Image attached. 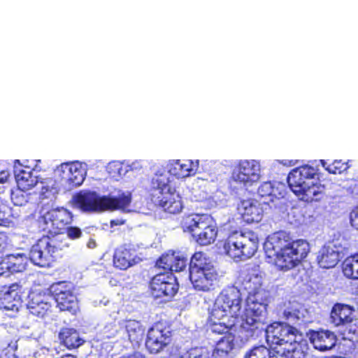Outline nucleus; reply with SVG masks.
Masks as SVG:
<instances>
[{
  "instance_id": "1",
  "label": "nucleus",
  "mask_w": 358,
  "mask_h": 358,
  "mask_svg": "<svg viewBox=\"0 0 358 358\" xmlns=\"http://www.w3.org/2000/svg\"><path fill=\"white\" fill-rule=\"evenodd\" d=\"M266 341L272 345L276 354L282 358H304L308 343L303 334L286 322H275L267 325Z\"/></svg>"
},
{
  "instance_id": "2",
  "label": "nucleus",
  "mask_w": 358,
  "mask_h": 358,
  "mask_svg": "<svg viewBox=\"0 0 358 358\" xmlns=\"http://www.w3.org/2000/svg\"><path fill=\"white\" fill-rule=\"evenodd\" d=\"M317 170L313 166L303 165L292 169L287 182L294 194L301 201H319L324 194L325 185L315 180Z\"/></svg>"
},
{
  "instance_id": "3",
  "label": "nucleus",
  "mask_w": 358,
  "mask_h": 358,
  "mask_svg": "<svg viewBox=\"0 0 358 358\" xmlns=\"http://www.w3.org/2000/svg\"><path fill=\"white\" fill-rule=\"evenodd\" d=\"M169 170L161 169L157 171L150 182V196L152 202L165 211L175 214L182 209L179 195L170 185Z\"/></svg>"
},
{
  "instance_id": "4",
  "label": "nucleus",
  "mask_w": 358,
  "mask_h": 358,
  "mask_svg": "<svg viewBox=\"0 0 358 358\" xmlns=\"http://www.w3.org/2000/svg\"><path fill=\"white\" fill-rule=\"evenodd\" d=\"M268 292L259 296H248L245 319L241 324L243 333L248 338L258 337L265 329L268 322Z\"/></svg>"
},
{
  "instance_id": "5",
  "label": "nucleus",
  "mask_w": 358,
  "mask_h": 358,
  "mask_svg": "<svg viewBox=\"0 0 358 358\" xmlns=\"http://www.w3.org/2000/svg\"><path fill=\"white\" fill-rule=\"evenodd\" d=\"M76 206L83 211L120 210L130 212L131 194H122L117 197L99 196L95 192H81L74 197Z\"/></svg>"
},
{
  "instance_id": "6",
  "label": "nucleus",
  "mask_w": 358,
  "mask_h": 358,
  "mask_svg": "<svg viewBox=\"0 0 358 358\" xmlns=\"http://www.w3.org/2000/svg\"><path fill=\"white\" fill-rule=\"evenodd\" d=\"M189 279L198 291L209 292L214 289L218 274L212 262L202 252H196L189 263Z\"/></svg>"
},
{
  "instance_id": "7",
  "label": "nucleus",
  "mask_w": 358,
  "mask_h": 358,
  "mask_svg": "<svg viewBox=\"0 0 358 358\" xmlns=\"http://www.w3.org/2000/svg\"><path fill=\"white\" fill-rule=\"evenodd\" d=\"M242 308L241 294L236 287L231 286L224 289L216 298L210 309L211 318L224 319L236 317Z\"/></svg>"
},
{
  "instance_id": "8",
  "label": "nucleus",
  "mask_w": 358,
  "mask_h": 358,
  "mask_svg": "<svg viewBox=\"0 0 358 358\" xmlns=\"http://www.w3.org/2000/svg\"><path fill=\"white\" fill-rule=\"evenodd\" d=\"M182 226L185 231L192 234L201 245H208L215 241L217 230L213 219L208 215H190L183 219Z\"/></svg>"
},
{
  "instance_id": "9",
  "label": "nucleus",
  "mask_w": 358,
  "mask_h": 358,
  "mask_svg": "<svg viewBox=\"0 0 358 358\" xmlns=\"http://www.w3.org/2000/svg\"><path fill=\"white\" fill-rule=\"evenodd\" d=\"M224 248L226 253L236 261L252 257L258 248V238L252 233L235 232L229 236Z\"/></svg>"
},
{
  "instance_id": "10",
  "label": "nucleus",
  "mask_w": 358,
  "mask_h": 358,
  "mask_svg": "<svg viewBox=\"0 0 358 358\" xmlns=\"http://www.w3.org/2000/svg\"><path fill=\"white\" fill-rule=\"evenodd\" d=\"M65 246L57 238L43 237L31 247L29 259L40 267L49 266Z\"/></svg>"
},
{
  "instance_id": "11",
  "label": "nucleus",
  "mask_w": 358,
  "mask_h": 358,
  "mask_svg": "<svg viewBox=\"0 0 358 358\" xmlns=\"http://www.w3.org/2000/svg\"><path fill=\"white\" fill-rule=\"evenodd\" d=\"M309 252V244L307 241L300 239L292 242L289 248L273 257V261L281 270H289L296 266Z\"/></svg>"
},
{
  "instance_id": "12",
  "label": "nucleus",
  "mask_w": 358,
  "mask_h": 358,
  "mask_svg": "<svg viewBox=\"0 0 358 358\" xmlns=\"http://www.w3.org/2000/svg\"><path fill=\"white\" fill-rule=\"evenodd\" d=\"M71 213L64 208L50 210L38 219L43 230L51 234H59L66 225L71 222Z\"/></svg>"
},
{
  "instance_id": "13",
  "label": "nucleus",
  "mask_w": 358,
  "mask_h": 358,
  "mask_svg": "<svg viewBox=\"0 0 358 358\" xmlns=\"http://www.w3.org/2000/svg\"><path fill=\"white\" fill-rule=\"evenodd\" d=\"M58 308L62 311H69L76 315L78 310L76 296L73 294L72 286L64 282L54 284L50 287Z\"/></svg>"
},
{
  "instance_id": "14",
  "label": "nucleus",
  "mask_w": 358,
  "mask_h": 358,
  "mask_svg": "<svg viewBox=\"0 0 358 358\" xmlns=\"http://www.w3.org/2000/svg\"><path fill=\"white\" fill-rule=\"evenodd\" d=\"M150 287L154 298L170 299L178 292V285L172 273H159L152 278Z\"/></svg>"
},
{
  "instance_id": "15",
  "label": "nucleus",
  "mask_w": 358,
  "mask_h": 358,
  "mask_svg": "<svg viewBox=\"0 0 358 358\" xmlns=\"http://www.w3.org/2000/svg\"><path fill=\"white\" fill-rule=\"evenodd\" d=\"M260 165L255 159L241 160L234 170L232 179L244 186L252 185L259 179Z\"/></svg>"
},
{
  "instance_id": "16",
  "label": "nucleus",
  "mask_w": 358,
  "mask_h": 358,
  "mask_svg": "<svg viewBox=\"0 0 358 358\" xmlns=\"http://www.w3.org/2000/svg\"><path fill=\"white\" fill-rule=\"evenodd\" d=\"M292 243L285 231H278L269 236L264 244L266 257L273 261V257L280 254L285 248H289Z\"/></svg>"
},
{
  "instance_id": "17",
  "label": "nucleus",
  "mask_w": 358,
  "mask_h": 358,
  "mask_svg": "<svg viewBox=\"0 0 358 358\" xmlns=\"http://www.w3.org/2000/svg\"><path fill=\"white\" fill-rule=\"evenodd\" d=\"M170 336L169 330L163 329L161 325L157 324L148 332L146 347L151 353H157L169 343Z\"/></svg>"
},
{
  "instance_id": "18",
  "label": "nucleus",
  "mask_w": 358,
  "mask_h": 358,
  "mask_svg": "<svg viewBox=\"0 0 358 358\" xmlns=\"http://www.w3.org/2000/svg\"><path fill=\"white\" fill-rule=\"evenodd\" d=\"M20 288L19 285L13 284L6 291L0 292V309L10 312L8 314L10 317H13L21 306Z\"/></svg>"
},
{
  "instance_id": "19",
  "label": "nucleus",
  "mask_w": 358,
  "mask_h": 358,
  "mask_svg": "<svg viewBox=\"0 0 358 358\" xmlns=\"http://www.w3.org/2000/svg\"><path fill=\"white\" fill-rule=\"evenodd\" d=\"M280 312L283 318L292 323L307 322L309 319L308 310L296 301L285 302Z\"/></svg>"
},
{
  "instance_id": "20",
  "label": "nucleus",
  "mask_w": 358,
  "mask_h": 358,
  "mask_svg": "<svg viewBox=\"0 0 358 358\" xmlns=\"http://www.w3.org/2000/svg\"><path fill=\"white\" fill-rule=\"evenodd\" d=\"M29 298L27 308L30 313L38 317H43L51 307V296L45 292H33Z\"/></svg>"
},
{
  "instance_id": "21",
  "label": "nucleus",
  "mask_w": 358,
  "mask_h": 358,
  "mask_svg": "<svg viewBox=\"0 0 358 358\" xmlns=\"http://www.w3.org/2000/svg\"><path fill=\"white\" fill-rule=\"evenodd\" d=\"M199 168L198 159L182 158L173 160L169 164V173L178 178H186L196 173Z\"/></svg>"
},
{
  "instance_id": "22",
  "label": "nucleus",
  "mask_w": 358,
  "mask_h": 358,
  "mask_svg": "<svg viewBox=\"0 0 358 358\" xmlns=\"http://www.w3.org/2000/svg\"><path fill=\"white\" fill-rule=\"evenodd\" d=\"M309 339L314 348L320 351H327L334 348L336 343L334 333L329 330L311 331Z\"/></svg>"
},
{
  "instance_id": "23",
  "label": "nucleus",
  "mask_w": 358,
  "mask_h": 358,
  "mask_svg": "<svg viewBox=\"0 0 358 358\" xmlns=\"http://www.w3.org/2000/svg\"><path fill=\"white\" fill-rule=\"evenodd\" d=\"M352 313L353 309L350 306L343 303H336L331 311V322L335 326H346L348 329L350 327H354V324H351L353 322Z\"/></svg>"
},
{
  "instance_id": "24",
  "label": "nucleus",
  "mask_w": 358,
  "mask_h": 358,
  "mask_svg": "<svg viewBox=\"0 0 358 358\" xmlns=\"http://www.w3.org/2000/svg\"><path fill=\"white\" fill-rule=\"evenodd\" d=\"M283 185L271 182H265L258 188V195L263 199L262 202L269 205L271 203H278L284 196Z\"/></svg>"
},
{
  "instance_id": "25",
  "label": "nucleus",
  "mask_w": 358,
  "mask_h": 358,
  "mask_svg": "<svg viewBox=\"0 0 358 358\" xmlns=\"http://www.w3.org/2000/svg\"><path fill=\"white\" fill-rule=\"evenodd\" d=\"M238 210L243 219L248 223L258 222L262 220V210L257 201H242L238 205Z\"/></svg>"
},
{
  "instance_id": "26",
  "label": "nucleus",
  "mask_w": 358,
  "mask_h": 358,
  "mask_svg": "<svg viewBox=\"0 0 358 358\" xmlns=\"http://www.w3.org/2000/svg\"><path fill=\"white\" fill-rule=\"evenodd\" d=\"M139 259V258H137L134 250L120 247L115 250L113 263L115 267L125 270L136 264Z\"/></svg>"
},
{
  "instance_id": "27",
  "label": "nucleus",
  "mask_w": 358,
  "mask_h": 358,
  "mask_svg": "<svg viewBox=\"0 0 358 358\" xmlns=\"http://www.w3.org/2000/svg\"><path fill=\"white\" fill-rule=\"evenodd\" d=\"M340 254L334 245L324 246L317 256L318 264L324 268L334 267L339 261Z\"/></svg>"
},
{
  "instance_id": "28",
  "label": "nucleus",
  "mask_w": 358,
  "mask_h": 358,
  "mask_svg": "<svg viewBox=\"0 0 358 358\" xmlns=\"http://www.w3.org/2000/svg\"><path fill=\"white\" fill-rule=\"evenodd\" d=\"M15 180L19 188L29 190L38 184V177L33 176L30 171L19 169L15 166Z\"/></svg>"
},
{
  "instance_id": "29",
  "label": "nucleus",
  "mask_w": 358,
  "mask_h": 358,
  "mask_svg": "<svg viewBox=\"0 0 358 358\" xmlns=\"http://www.w3.org/2000/svg\"><path fill=\"white\" fill-rule=\"evenodd\" d=\"M59 338L60 342L69 349L78 348L84 343L77 331L72 328L62 329Z\"/></svg>"
},
{
  "instance_id": "30",
  "label": "nucleus",
  "mask_w": 358,
  "mask_h": 358,
  "mask_svg": "<svg viewBox=\"0 0 358 358\" xmlns=\"http://www.w3.org/2000/svg\"><path fill=\"white\" fill-rule=\"evenodd\" d=\"M242 285L248 293V296H259L262 292H268L262 287V278L257 274L247 275L242 281Z\"/></svg>"
},
{
  "instance_id": "31",
  "label": "nucleus",
  "mask_w": 358,
  "mask_h": 358,
  "mask_svg": "<svg viewBox=\"0 0 358 358\" xmlns=\"http://www.w3.org/2000/svg\"><path fill=\"white\" fill-rule=\"evenodd\" d=\"M41 189L40 195L42 199H55L58 194V185L55 180L51 178H45L38 182Z\"/></svg>"
},
{
  "instance_id": "32",
  "label": "nucleus",
  "mask_w": 358,
  "mask_h": 358,
  "mask_svg": "<svg viewBox=\"0 0 358 358\" xmlns=\"http://www.w3.org/2000/svg\"><path fill=\"white\" fill-rule=\"evenodd\" d=\"M349 160L336 159L334 158H327V159H320V163L331 173H341L345 171L348 168Z\"/></svg>"
},
{
  "instance_id": "33",
  "label": "nucleus",
  "mask_w": 358,
  "mask_h": 358,
  "mask_svg": "<svg viewBox=\"0 0 358 358\" xmlns=\"http://www.w3.org/2000/svg\"><path fill=\"white\" fill-rule=\"evenodd\" d=\"M87 165L85 163L75 161L70 162V180L76 185H80L87 173Z\"/></svg>"
},
{
  "instance_id": "34",
  "label": "nucleus",
  "mask_w": 358,
  "mask_h": 358,
  "mask_svg": "<svg viewBox=\"0 0 358 358\" xmlns=\"http://www.w3.org/2000/svg\"><path fill=\"white\" fill-rule=\"evenodd\" d=\"M343 272L348 278L358 279V254L343 262Z\"/></svg>"
},
{
  "instance_id": "35",
  "label": "nucleus",
  "mask_w": 358,
  "mask_h": 358,
  "mask_svg": "<svg viewBox=\"0 0 358 358\" xmlns=\"http://www.w3.org/2000/svg\"><path fill=\"white\" fill-rule=\"evenodd\" d=\"M17 341L5 340L0 341V358H18L15 352Z\"/></svg>"
},
{
  "instance_id": "36",
  "label": "nucleus",
  "mask_w": 358,
  "mask_h": 358,
  "mask_svg": "<svg viewBox=\"0 0 358 358\" xmlns=\"http://www.w3.org/2000/svg\"><path fill=\"white\" fill-rule=\"evenodd\" d=\"M275 349L270 350L264 345L255 347L245 356V358H278Z\"/></svg>"
},
{
  "instance_id": "37",
  "label": "nucleus",
  "mask_w": 358,
  "mask_h": 358,
  "mask_svg": "<svg viewBox=\"0 0 358 358\" xmlns=\"http://www.w3.org/2000/svg\"><path fill=\"white\" fill-rule=\"evenodd\" d=\"M130 341H137L143 335V329L140 323L136 320H129L125 326Z\"/></svg>"
},
{
  "instance_id": "38",
  "label": "nucleus",
  "mask_w": 358,
  "mask_h": 358,
  "mask_svg": "<svg viewBox=\"0 0 358 358\" xmlns=\"http://www.w3.org/2000/svg\"><path fill=\"white\" fill-rule=\"evenodd\" d=\"M209 317L211 322V330L213 332L216 334L227 333L234 325V321L230 322L229 320L228 323H226L224 321L226 318L213 320L210 314Z\"/></svg>"
},
{
  "instance_id": "39",
  "label": "nucleus",
  "mask_w": 358,
  "mask_h": 358,
  "mask_svg": "<svg viewBox=\"0 0 358 358\" xmlns=\"http://www.w3.org/2000/svg\"><path fill=\"white\" fill-rule=\"evenodd\" d=\"M10 273L22 272L26 268L25 259L23 256H7Z\"/></svg>"
},
{
  "instance_id": "40",
  "label": "nucleus",
  "mask_w": 358,
  "mask_h": 358,
  "mask_svg": "<svg viewBox=\"0 0 358 358\" xmlns=\"http://www.w3.org/2000/svg\"><path fill=\"white\" fill-rule=\"evenodd\" d=\"M27 190L17 188L10 191V199L15 206H24L28 203L31 199V194L27 193Z\"/></svg>"
},
{
  "instance_id": "41",
  "label": "nucleus",
  "mask_w": 358,
  "mask_h": 358,
  "mask_svg": "<svg viewBox=\"0 0 358 358\" xmlns=\"http://www.w3.org/2000/svg\"><path fill=\"white\" fill-rule=\"evenodd\" d=\"M177 259V252L168 253L162 255L156 262V266L164 270L173 271L174 263Z\"/></svg>"
},
{
  "instance_id": "42",
  "label": "nucleus",
  "mask_w": 358,
  "mask_h": 358,
  "mask_svg": "<svg viewBox=\"0 0 358 358\" xmlns=\"http://www.w3.org/2000/svg\"><path fill=\"white\" fill-rule=\"evenodd\" d=\"M234 345V336L229 334L218 341L214 350H218L220 352H224L227 354H231V351L233 349Z\"/></svg>"
},
{
  "instance_id": "43",
  "label": "nucleus",
  "mask_w": 358,
  "mask_h": 358,
  "mask_svg": "<svg viewBox=\"0 0 358 358\" xmlns=\"http://www.w3.org/2000/svg\"><path fill=\"white\" fill-rule=\"evenodd\" d=\"M108 172L113 176L124 175L128 171V166L120 160H113L106 166Z\"/></svg>"
},
{
  "instance_id": "44",
  "label": "nucleus",
  "mask_w": 358,
  "mask_h": 358,
  "mask_svg": "<svg viewBox=\"0 0 358 358\" xmlns=\"http://www.w3.org/2000/svg\"><path fill=\"white\" fill-rule=\"evenodd\" d=\"M181 358H210V352L204 348H194L186 352Z\"/></svg>"
},
{
  "instance_id": "45",
  "label": "nucleus",
  "mask_w": 358,
  "mask_h": 358,
  "mask_svg": "<svg viewBox=\"0 0 358 358\" xmlns=\"http://www.w3.org/2000/svg\"><path fill=\"white\" fill-rule=\"evenodd\" d=\"M40 160H36L34 159H31V160L23 159L22 162H21L20 159H16L15 161V165L14 167L15 168V166H17L19 169H22V167L26 169V171H30L31 172L32 171H34L36 169H41L38 167V162H40Z\"/></svg>"
},
{
  "instance_id": "46",
  "label": "nucleus",
  "mask_w": 358,
  "mask_h": 358,
  "mask_svg": "<svg viewBox=\"0 0 358 358\" xmlns=\"http://www.w3.org/2000/svg\"><path fill=\"white\" fill-rule=\"evenodd\" d=\"M56 175L59 177L70 180L71 172H70V162L62 163L55 171Z\"/></svg>"
},
{
  "instance_id": "47",
  "label": "nucleus",
  "mask_w": 358,
  "mask_h": 358,
  "mask_svg": "<svg viewBox=\"0 0 358 358\" xmlns=\"http://www.w3.org/2000/svg\"><path fill=\"white\" fill-rule=\"evenodd\" d=\"M187 262V259L183 255L177 252V259L176 263H174L173 271L178 272L185 268Z\"/></svg>"
},
{
  "instance_id": "48",
  "label": "nucleus",
  "mask_w": 358,
  "mask_h": 358,
  "mask_svg": "<svg viewBox=\"0 0 358 358\" xmlns=\"http://www.w3.org/2000/svg\"><path fill=\"white\" fill-rule=\"evenodd\" d=\"M103 332L106 337L113 338L117 332V326L115 322H110L104 327Z\"/></svg>"
},
{
  "instance_id": "49",
  "label": "nucleus",
  "mask_w": 358,
  "mask_h": 358,
  "mask_svg": "<svg viewBox=\"0 0 358 358\" xmlns=\"http://www.w3.org/2000/svg\"><path fill=\"white\" fill-rule=\"evenodd\" d=\"M10 274L7 257L0 262V276L8 277Z\"/></svg>"
},
{
  "instance_id": "50",
  "label": "nucleus",
  "mask_w": 358,
  "mask_h": 358,
  "mask_svg": "<svg viewBox=\"0 0 358 358\" xmlns=\"http://www.w3.org/2000/svg\"><path fill=\"white\" fill-rule=\"evenodd\" d=\"M351 225L358 230V206L350 214Z\"/></svg>"
},
{
  "instance_id": "51",
  "label": "nucleus",
  "mask_w": 358,
  "mask_h": 358,
  "mask_svg": "<svg viewBox=\"0 0 358 358\" xmlns=\"http://www.w3.org/2000/svg\"><path fill=\"white\" fill-rule=\"evenodd\" d=\"M67 235L71 238H79L81 235V231L79 228L76 227H71L67 229Z\"/></svg>"
},
{
  "instance_id": "52",
  "label": "nucleus",
  "mask_w": 358,
  "mask_h": 358,
  "mask_svg": "<svg viewBox=\"0 0 358 358\" xmlns=\"http://www.w3.org/2000/svg\"><path fill=\"white\" fill-rule=\"evenodd\" d=\"M210 356L213 358H232L231 354H227L226 352H220L218 350H214L212 355Z\"/></svg>"
},
{
  "instance_id": "53",
  "label": "nucleus",
  "mask_w": 358,
  "mask_h": 358,
  "mask_svg": "<svg viewBox=\"0 0 358 358\" xmlns=\"http://www.w3.org/2000/svg\"><path fill=\"white\" fill-rule=\"evenodd\" d=\"M278 162L285 166L290 167V166H294L296 161L286 159L278 160Z\"/></svg>"
},
{
  "instance_id": "54",
  "label": "nucleus",
  "mask_w": 358,
  "mask_h": 358,
  "mask_svg": "<svg viewBox=\"0 0 358 358\" xmlns=\"http://www.w3.org/2000/svg\"><path fill=\"white\" fill-rule=\"evenodd\" d=\"M9 178V173L7 171L0 172V183H5Z\"/></svg>"
},
{
  "instance_id": "55",
  "label": "nucleus",
  "mask_w": 358,
  "mask_h": 358,
  "mask_svg": "<svg viewBox=\"0 0 358 358\" xmlns=\"http://www.w3.org/2000/svg\"><path fill=\"white\" fill-rule=\"evenodd\" d=\"M358 331V321L355 320L354 323V327H350L349 329V333L356 334Z\"/></svg>"
},
{
  "instance_id": "56",
  "label": "nucleus",
  "mask_w": 358,
  "mask_h": 358,
  "mask_svg": "<svg viewBox=\"0 0 358 358\" xmlns=\"http://www.w3.org/2000/svg\"><path fill=\"white\" fill-rule=\"evenodd\" d=\"M120 358H144V357L141 353L136 352V353L129 355L127 357H122Z\"/></svg>"
},
{
  "instance_id": "57",
  "label": "nucleus",
  "mask_w": 358,
  "mask_h": 358,
  "mask_svg": "<svg viewBox=\"0 0 358 358\" xmlns=\"http://www.w3.org/2000/svg\"><path fill=\"white\" fill-rule=\"evenodd\" d=\"M87 245L89 248H94L96 246V243L94 239H90Z\"/></svg>"
},
{
  "instance_id": "58",
  "label": "nucleus",
  "mask_w": 358,
  "mask_h": 358,
  "mask_svg": "<svg viewBox=\"0 0 358 358\" xmlns=\"http://www.w3.org/2000/svg\"><path fill=\"white\" fill-rule=\"evenodd\" d=\"M123 223H124L123 221H120L118 220L111 221V225H119V224H122Z\"/></svg>"
},
{
  "instance_id": "59",
  "label": "nucleus",
  "mask_w": 358,
  "mask_h": 358,
  "mask_svg": "<svg viewBox=\"0 0 358 358\" xmlns=\"http://www.w3.org/2000/svg\"><path fill=\"white\" fill-rule=\"evenodd\" d=\"M3 248H0V255L3 252Z\"/></svg>"
},
{
  "instance_id": "60",
  "label": "nucleus",
  "mask_w": 358,
  "mask_h": 358,
  "mask_svg": "<svg viewBox=\"0 0 358 358\" xmlns=\"http://www.w3.org/2000/svg\"><path fill=\"white\" fill-rule=\"evenodd\" d=\"M357 358H358V357H357Z\"/></svg>"
},
{
  "instance_id": "61",
  "label": "nucleus",
  "mask_w": 358,
  "mask_h": 358,
  "mask_svg": "<svg viewBox=\"0 0 358 358\" xmlns=\"http://www.w3.org/2000/svg\"><path fill=\"white\" fill-rule=\"evenodd\" d=\"M180 358H181V357H180Z\"/></svg>"
}]
</instances>
